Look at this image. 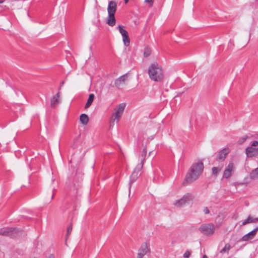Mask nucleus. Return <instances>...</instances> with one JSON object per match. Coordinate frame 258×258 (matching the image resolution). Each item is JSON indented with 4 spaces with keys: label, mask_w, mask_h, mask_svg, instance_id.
Masks as SVG:
<instances>
[{
    "label": "nucleus",
    "mask_w": 258,
    "mask_h": 258,
    "mask_svg": "<svg viewBox=\"0 0 258 258\" xmlns=\"http://www.w3.org/2000/svg\"><path fill=\"white\" fill-rule=\"evenodd\" d=\"M204 170V164L202 161H200L197 163H193L187 172L185 181L191 183L196 181Z\"/></svg>",
    "instance_id": "obj_1"
},
{
    "label": "nucleus",
    "mask_w": 258,
    "mask_h": 258,
    "mask_svg": "<svg viewBox=\"0 0 258 258\" xmlns=\"http://www.w3.org/2000/svg\"><path fill=\"white\" fill-rule=\"evenodd\" d=\"M148 73L149 78L155 82H161L164 78L162 69L157 62H154L149 66Z\"/></svg>",
    "instance_id": "obj_2"
},
{
    "label": "nucleus",
    "mask_w": 258,
    "mask_h": 258,
    "mask_svg": "<svg viewBox=\"0 0 258 258\" xmlns=\"http://www.w3.org/2000/svg\"><path fill=\"white\" fill-rule=\"evenodd\" d=\"M199 230L206 236H211L215 232V226L213 223L203 224L200 226Z\"/></svg>",
    "instance_id": "obj_3"
},
{
    "label": "nucleus",
    "mask_w": 258,
    "mask_h": 258,
    "mask_svg": "<svg viewBox=\"0 0 258 258\" xmlns=\"http://www.w3.org/2000/svg\"><path fill=\"white\" fill-rule=\"evenodd\" d=\"M125 107V104L124 103H121L114 108V112L112 114L111 116L112 121L113 122L115 120H116L117 122L118 121L124 111Z\"/></svg>",
    "instance_id": "obj_4"
},
{
    "label": "nucleus",
    "mask_w": 258,
    "mask_h": 258,
    "mask_svg": "<svg viewBox=\"0 0 258 258\" xmlns=\"http://www.w3.org/2000/svg\"><path fill=\"white\" fill-rule=\"evenodd\" d=\"M194 199V196L190 193H187L185 194L182 198L175 202L174 203L175 205L177 206H182L185 205L186 203L191 201Z\"/></svg>",
    "instance_id": "obj_5"
},
{
    "label": "nucleus",
    "mask_w": 258,
    "mask_h": 258,
    "mask_svg": "<svg viewBox=\"0 0 258 258\" xmlns=\"http://www.w3.org/2000/svg\"><path fill=\"white\" fill-rule=\"evenodd\" d=\"M230 152V149L229 148H225L220 150L216 156V160L219 162H222L225 160L226 156Z\"/></svg>",
    "instance_id": "obj_6"
},
{
    "label": "nucleus",
    "mask_w": 258,
    "mask_h": 258,
    "mask_svg": "<svg viewBox=\"0 0 258 258\" xmlns=\"http://www.w3.org/2000/svg\"><path fill=\"white\" fill-rule=\"evenodd\" d=\"M234 170V165L233 162H230L227 166L225 168L224 173L223 177L228 178L231 175V173Z\"/></svg>",
    "instance_id": "obj_7"
},
{
    "label": "nucleus",
    "mask_w": 258,
    "mask_h": 258,
    "mask_svg": "<svg viewBox=\"0 0 258 258\" xmlns=\"http://www.w3.org/2000/svg\"><path fill=\"white\" fill-rule=\"evenodd\" d=\"M245 153L248 158L256 156L258 155V148L248 147L245 149Z\"/></svg>",
    "instance_id": "obj_8"
},
{
    "label": "nucleus",
    "mask_w": 258,
    "mask_h": 258,
    "mask_svg": "<svg viewBox=\"0 0 258 258\" xmlns=\"http://www.w3.org/2000/svg\"><path fill=\"white\" fill-rule=\"evenodd\" d=\"M149 252V249L146 243L141 245L138 250L137 258H143L144 256Z\"/></svg>",
    "instance_id": "obj_9"
},
{
    "label": "nucleus",
    "mask_w": 258,
    "mask_h": 258,
    "mask_svg": "<svg viewBox=\"0 0 258 258\" xmlns=\"http://www.w3.org/2000/svg\"><path fill=\"white\" fill-rule=\"evenodd\" d=\"M60 95L58 92L51 99L50 105L51 107H55L60 102Z\"/></svg>",
    "instance_id": "obj_10"
},
{
    "label": "nucleus",
    "mask_w": 258,
    "mask_h": 258,
    "mask_svg": "<svg viewBox=\"0 0 258 258\" xmlns=\"http://www.w3.org/2000/svg\"><path fill=\"white\" fill-rule=\"evenodd\" d=\"M116 3L113 1H110L108 3L107 12L108 15H114L116 10Z\"/></svg>",
    "instance_id": "obj_11"
},
{
    "label": "nucleus",
    "mask_w": 258,
    "mask_h": 258,
    "mask_svg": "<svg viewBox=\"0 0 258 258\" xmlns=\"http://www.w3.org/2000/svg\"><path fill=\"white\" fill-rule=\"evenodd\" d=\"M126 75H124L118 78L115 81V85L116 87L120 88L121 86L125 84V82L127 79Z\"/></svg>",
    "instance_id": "obj_12"
},
{
    "label": "nucleus",
    "mask_w": 258,
    "mask_h": 258,
    "mask_svg": "<svg viewBox=\"0 0 258 258\" xmlns=\"http://www.w3.org/2000/svg\"><path fill=\"white\" fill-rule=\"evenodd\" d=\"M258 230V227L254 228L253 230L249 232L247 234L244 235L242 237V240L243 241H247L249 239H251L253 238V237L256 234L257 231Z\"/></svg>",
    "instance_id": "obj_13"
},
{
    "label": "nucleus",
    "mask_w": 258,
    "mask_h": 258,
    "mask_svg": "<svg viewBox=\"0 0 258 258\" xmlns=\"http://www.w3.org/2000/svg\"><path fill=\"white\" fill-rule=\"evenodd\" d=\"M147 153V149L146 148H144L142 153V159L141 164L138 165L136 167V169H138L139 171H141L143 167L144 162L146 159Z\"/></svg>",
    "instance_id": "obj_14"
},
{
    "label": "nucleus",
    "mask_w": 258,
    "mask_h": 258,
    "mask_svg": "<svg viewBox=\"0 0 258 258\" xmlns=\"http://www.w3.org/2000/svg\"><path fill=\"white\" fill-rule=\"evenodd\" d=\"M114 15H108L107 23L110 26H113L115 24Z\"/></svg>",
    "instance_id": "obj_15"
},
{
    "label": "nucleus",
    "mask_w": 258,
    "mask_h": 258,
    "mask_svg": "<svg viewBox=\"0 0 258 258\" xmlns=\"http://www.w3.org/2000/svg\"><path fill=\"white\" fill-rule=\"evenodd\" d=\"M256 221H258V217L253 219L250 216H249L246 219L242 221V225H244L249 223H253Z\"/></svg>",
    "instance_id": "obj_16"
},
{
    "label": "nucleus",
    "mask_w": 258,
    "mask_h": 258,
    "mask_svg": "<svg viewBox=\"0 0 258 258\" xmlns=\"http://www.w3.org/2000/svg\"><path fill=\"white\" fill-rule=\"evenodd\" d=\"M80 120L83 125H86L89 121V118L86 114H82L80 116Z\"/></svg>",
    "instance_id": "obj_17"
},
{
    "label": "nucleus",
    "mask_w": 258,
    "mask_h": 258,
    "mask_svg": "<svg viewBox=\"0 0 258 258\" xmlns=\"http://www.w3.org/2000/svg\"><path fill=\"white\" fill-rule=\"evenodd\" d=\"M140 171H139L138 169H136V168L135 169L134 172L132 173L131 176V180L132 182L135 181L138 178L139 175V172Z\"/></svg>",
    "instance_id": "obj_18"
},
{
    "label": "nucleus",
    "mask_w": 258,
    "mask_h": 258,
    "mask_svg": "<svg viewBox=\"0 0 258 258\" xmlns=\"http://www.w3.org/2000/svg\"><path fill=\"white\" fill-rule=\"evenodd\" d=\"M95 98V96L93 94H90L89 96V98L88 99L87 102L85 105V108H88L92 104L94 99Z\"/></svg>",
    "instance_id": "obj_19"
},
{
    "label": "nucleus",
    "mask_w": 258,
    "mask_h": 258,
    "mask_svg": "<svg viewBox=\"0 0 258 258\" xmlns=\"http://www.w3.org/2000/svg\"><path fill=\"white\" fill-rule=\"evenodd\" d=\"M122 40L125 46H128L130 44V40L128 34L122 36Z\"/></svg>",
    "instance_id": "obj_20"
},
{
    "label": "nucleus",
    "mask_w": 258,
    "mask_h": 258,
    "mask_svg": "<svg viewBox=\"0 0 258 258\" xmlns=\"http://www.w3.org/2000/svg\"><path fill=\"white\" fill-rule=\"evenodd\" d=\"M117 29H118V31H119V33L121 34V35H122V36H125V35L128 34V32L125 29H123V27L122 26L119 25L117 27Z\"/></svg>",
    "instance_id": "obj_21"
},
{
    "label": "nucleus",
    "mask_w": 258,
    "mask_h": 258,
    "mask_svg": "<svg viewBox=\"0 0 258 258\" xmlns=\"http://www.w3.org/2000/svg\"><path fill=\"white\" fill-rule=\"evenodd\" d=\"M250 177L253 179H258V168H256L251 172Z\"/></svg>",
    "instance_id": "obj_22"
},
{
    "label": "nucleus",
    "mask_w": 258,
    "mask_h": 258,
    "mask_svg": "<svg viewBox=\"0 0 258 258\" xmlns=\"http://www.w3.org/2000/svg\"><path fill=\"white\" fill-rule=\"evenodd\" d=\"M230 249V245L229 243H227L225 245V246L220 250V253L228 252Z\"/></svg>",
    "instance_id": "obj_23"
},
{
    "label": "nucleus",
    "mask_w": 258,
    "mask_h": 258,
    "mask_svg": "<svg viewBox=\"0 0 258 258\" xmlns=\"http://www.w3.org/2000/svg\"><path fill=\"white\" fill-rule=\"evenodd\" d=\"M151 53V50L149 47H146L144 52V55L145 57H147L150 55Z\"/></svg>",
    "instance_id": "obj_24"
},
{
    "label": "nucleus",
    "mask_w": 258,
    "mask_h": 258,
    "mask_svg": "<svg viewBox=\"0 0 258 258\" xmlns=\"http://www.w3.org/2000/svg\"><path fill=\"white\" fill-rule=\"evenodd\" d=\"M247 139V136H244L242 137V138H241L238 140V143L239 144H241L243 143H244L246 140Z\"/></svg>",
    "instance_id": "obj_25"
},
{
    "label": "nucleus",
    "mask_w": 258,
    "mask_h": 258,
    "mask_svg": "<svg viewBox=\"0 0 258 258\" xmlns=\"http://www.w3.org/2000/svg\"><path fill=\"white\" fill-rule=\"evenodd\" d=\"M72 230V225L71 224L70 225L68 228H67V234L66 236L68 237L70 235Z\"/></svg>",
    "instance_id": "obj_26"
},
{
    "label": "nucleus",
    "mask_w": 258,
    "mask_h": 258,
    "mask_svg": "<svg viewBox=\"0 0 258 258\" xmlns=\"http://www.w3.org/2000/svg\"><path fill=\"white\" fill-rule=\"evenodd\" d=\"M219 171V170L217 167H214L212 168V172L214 174L217 175Z\"/></svg>",
    "instance_id": "obj_27"
},
{
    "label": "nucleus",
    "mask_w": 258,
    "mask_h": 258,
    "mask_svg": "<svg viewBox=\"0 0 258 258\" xmlns=\"http://www.w3.org/2000/svg\"><path fill=\"white\" fill-rule=\"evenodd\" d=\"M190 255V251L189 250H186L184 253L183 254V257L184 258H188Z\"/></svg>",
    "instance_id": "obj_28"
},
{
    "label": "nucleus",
    "mask_w": 258,
    "mask_h": 258,
    "mask_svg": "<svg viewBox=\"0 0 258 258\" xmlns=\"http://www.w3.org/2000/svg\"><path fill=\"white\" fill-rule=\"evenodd\" d=\"M258 145V142L256 141H253L251 144V147H255L257 145Z\"/></svg>",
    "instance_id": "obj_29"
},
{
    "label": "nucleus",
    "mask_w": 258,
    "mask_h": 258,
    "mask_svg": "<svg viewBox=\"0 0 258 258\" xmlns=\"http://www.w3.org/2000/svg\"><path fill=\"white\" fill-rule=\"evenodd\" d=\"M203 211L205 214H207L210 213V211L207 207H205Z\"/></svg>",
    "instance_id": "obj_30"
},
{
    "label": "nucleus",
    "mask_w": 258,
    "mask_h": 258,
    "mask_svg": "<svg viewBox=\"0 0 258 258\" xmlns=\"http://www.w3.org/2000/svg\"><path fill=\"white\" fill-rule=\"evenodd\" d=\"M151 2H152V1H151V0H145L146 3H150Z\"/></svg>",
    "instance_id": "obj_31"
},
{
    "label": "nucleus",
    "mask_w": 258,
    "mask_h": 258,
    "mask_svg": "<svg viewBox=\"0 0 258 258\" xmlns=\"http://www.w3.org/2000/svg\"><path fill=\"white\" fill-rule=\"evenodd\" d=\"M124 2L125 4H127L129 1V0H124Z\"/></svg>",
    "instance_id": "obj_32"
},
{
    "label": "nucleus",
    "mask_w": 258,
    "mask_h": 258,
    "mask_svg": "<svg viewBox=\"0 0 258 258\" xmlns=\"http://www.w3.org/2000/svg\"><path fill=\"white\" fill-rule=\"evenodd\" d=\"M49 258H54V256L53 255H50Z\"/></svg>",
    "instance_id": "obj_33"
},
{
    "label": "nucleus",
    "mask_w": 258,
    "mask_h": 258,
    "mask_svg": "<svg viewBox=\"0 0 258 258\" xmlns=\"http://www.w3.org/2000/svg\"><path fill=\"white\" fill-rule=\"evenodd\" d=\"M203 258H208V257H207V256L206 255H205L203 256Z\"/></svg>",
    "instance_id": "obj_34"
},
{
    "label": "nucleus",
    "mask_w": 258,
    "mask_h": 258,
    "mask_svg": "<svg viewBox=\"0 0 258 258\" xmlns=\"http://www.w3.org/2000/svg\"><path fill=\"white\" fill-rule=\"evenodd\" d=\"M3 3V1H0V4H2Z\"/></svg>",
    "instance_id": "obj_35"
},
{
    "label": "nucleus",
    "mask_w": 258,
    "mask_h": 258,
    "mask_svg": "<svg viewBox=\"0 0 258 258\" xmlns=\"http://www.w3.org/2000/svg\"><path fill=\"white\" fill-rule=\"evenodd\" d=\"M53 196H54V194L52 195L51 199H53Z\"/></svg>",
    "instance_id": "obj_36"
}]
</instances>
